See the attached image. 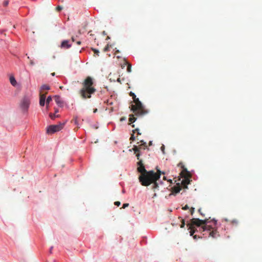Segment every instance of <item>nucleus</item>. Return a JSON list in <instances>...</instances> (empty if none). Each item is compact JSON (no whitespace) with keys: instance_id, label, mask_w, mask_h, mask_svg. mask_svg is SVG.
<instances>
[{"instance_id":"obj_1","label":"nucleus","mask_w":262,"mask_h":262,"mask_svg":"<svg viewBox=\"0 0 262 262\" xmlns=\"http://www.w3.org/2000/svg\"><path fill=\"white\" fill-rule=\"evenodd\" d=\"M138 160L137 170L141 173L139 177L140 182L142 185L144 186H147L151 184H153L152 189L155 191L158 187L157 180L160 178L161 173H162L164 174L165 172H161L160 170H158L157 173L152 170L147 171L145 168L142 160L140 159Z\"/></svg>"},{"instance_id":"obj_2","label":"nucleus","mask_w":262,"mask_h":262,"mask_svg":"<svg viewBox=\"0 0 262 262\" xmlns=\"http://www.w3.org/2000/svg\"><path fill=\"white\" fill-rule=\"evenodd\" d=\"M208 220L209 219L200 220L196 218H193L191 220V223L190 225L193 227H194L193 226L194 225L198 227H200L202 225L200 228V230L201 232H204L203 234L204 235H208V236L216 238L219 236L217 230L215 227H213L207 224L209 222Z\"/></svg>"},{"instance_id":"obj_3","label":"nucleus","mask_w":262,"mask_h":262,"mask_svg":"<svg viewBox=\"0 0 262 262\" xmlns=\"http://www.w3.org/2000/svg\"><path fill=\"white\" fill-rule=\"evenodd\" d=\"M133 100L135 104L131 105V111H133L134 114L129 115V122L130 123L134 122L136 120V118L135 116L142 117L148 113V111L144 108L139 98L136 97Z\"/></svg>"},{"instance_id":"obj_4","label":"nucleus","mask_w":262,"mask_h":262,"mask_svg":"<svg viewBox=\"0 0 262 262\" xmlns=\"http://www.w3.org/2000/svg\"><path fill=\"white\" fill-rule=\"evenodd\" d=\"M93 84V79L91 77L88 76L84 79L82 83V88L79 91V94L82 99L91 98V95L96 92Z\"/></svg>"},{"instance_id":"obj_5","label":"nucleus","mask_w":262,"mask_h":262,"mask_svg":"<svg viewBox=\"0 0 262 262\" xmlns=\"http://www.w3.org/2000/svg\"><path fill=\"white\" fill-rule=\"evenodd\" d=\"M180 175L183 178L181 181L182 186L185 188H187V185L190 182V178H191V174L189 172L187 171V169L185 168L181 172Z\"/></svg>"},{"instance_id":"obj_6","label":"nucleus","mask_w":262,"mask_h":262,"mask_svg":"<svg viewBox=\"0 0 262 262\" xmlns=\"http://www.w3.org/2000/svg\"><path fill=\"white\" fill-rule=\"evenodd\" d=\"M64 123H60L57 125H50L47 129V133L49 134H53L56 132L60 130L63 127Z\"/></svg>"},{"instance_id":"obj_7","label":"nucleus","mask_w":262,"mask_h":262,"mask_svg":"<svg viewBox=\"0 0 262 262\" xmlns=\"http://www.w3.org/2000/svg\"><path fill=\"white\" fill-rule=\"evenodd\" d=\"M30 98L28 97L25 96L23 98L20 102V107L24 111L27 112L30 106Z\"/></svg>"},{"instance_id":"obj_8","label":"nucleus","mask_w":262,"mask_h":262,"mask_svg":"<svg viewBox=\"0 0 262 262\" xmlns=\"http://www.w3.org/2000/svg\"><path fill=\"white\" fill-rule=\"evenodd\" d=\"M42 92L40 91V98H39V104L40 106H43L45 105L46 101V94H42Z\"/></svg>"},{"instance_id":"obj_9","label":"nucleus","mask_w":262,"mask_h":262,"mask_svg":"<svg viewBox=\"0 0 262 262\" xmlns=\"http://www.w3.org/2000/svg\"><path fill=\"white\" fill-rule=\"evenodd\" d=\"M140 147L137 145H134L132 149L130 150H133L135 154H136V157L138 160H139L140 154L139 153Z\"/></svg>"},{"instance_id":"obj_10","label":"nucleus","mask_w":262,"mask_h":262,"mask_svg":"<svg viewBox=\"0 0 262 262\" xmlns=\"http://www.w3.org/2000/svg\"><path fill=\"white\" fill-rule=\"evenodd\" d=\"M55 101L56 103L60 107H62L63 106V102L61 101L60 97L59 96H55L54 97Z\"/></svg>"},{"instance_id":"obj_11","label":"nucleus","mask_w":262,"mask_h":262,"mask_svg":"<svg viewBox=\"0 0 262 262\" xmlns=\"http://www.w3.org/2000/svg\"><path fill=\"white\" fill-rule=\"evenodd\" d=\"M71 47L69 43V41L67 40H63L61 44V48L68 49Z\"/></svg>"},{"instance_id":"obj_12","label":"nucleus","mask_w":262,"mask_h":262,"mask_svg":"<svg viewBox=\"0 0 262 262\" xmlns=\"http://www.w3.org/2000/svg\"><path fill=\"white\" fill-rule=\"evenodd\" d=\"M187 226L188 227H189V229H190V235L191 236H193V234L195 233V230L194 229V227H193L192 226H191L190 225V224H188L187 225Z\"/></svg>"},{"instance_id":"obj_13","label":"nucleus","mask_w":262,"mask_h":262,"mask_svg":"<svg viewBox=\"0 0 262 262\" xmlns=\"http://www.w3.org/2000/svg\"><path fill=\"white\" fill-rule=\"evenodd\" d=\"M140 142L141 143V144L138 145V146L140 147V149L142 148L145 149L147 147L146 142H145L143 140H141Z\"/></svg>"},{"instance_id":"obj_14","label":"nucleus","mask_w":262,"mask_h":262,"mask_svg":"<svg viewBox=\"0 0 262 262\" xmlns=\"http://www.w3.org/2000/svg\"><path fill=\"white\" fill-rule=\"evenodd\" d=\"M10 81L11 84L15 86L16 84V81L14 77H11L10 78Z\"/></svg>"},{"instance_id":"obj_15","label":"nucleus","mask_w":262,"mask_h":262,"mask_svg":"<svg viewBox=\"0 0 262 262\" xmlns=\"http://www.w3.org/2000/svg\"><path fill=\"white\" fill-rule=\"evenodd\" d=\"M51 101H52V97H51V96L48 97V98H47V100H46V108H47V110L49 108V104L50 103V102Z\"/></svg>"},{"instance_id":"obj_16","label":"nucleus","mask_w":262,"mask_h":262,"mask_svg":"<svg viewBox=\"0 0 262 262\" xmlns=\"http://www.w3.org/2000/svg\"><path fill=\"white\" fill-rule=\"evenodd\" d=\"M50 89V88L49 85L44 84L42 85L41 87V90L40 91L42 92L43 90H49Z\"/></svg>"},{"instance_id":"obj_17","label":"nucleus","mask_w":262,"mask_h":262,"mask_svg":"<svg viewBox=\"0 0 262 262\" xmlns=\"http://www.w3.org/2000/svg\"><path fill=\"white\" fill-rule=\"evenodd\" d=\"M181 190V186L178 185V186L174 187L173 188V191L175 193H178Z\"/></svg>"},{"instance_id":"obj_18","label":"nucleus","mask_w":262,"mask_h":262,"mask_svg":"<svg viewBox=\"0 0 262 262\" xmlns=\"http://www.w3.org/2000/svg\"><path fill=\"white\" fill-rule=\"evenodd\" d=\"M125 64L127 65V71L128 72H131L132 71V65L128 63L127 61H125Z\"/></svg>"},{"instance_id":"obj_19","label":"nucleus","mask_w":262,"mask_h":262,"mask_svg":"<svg viewBox=\"0 0 262 262\" xmlns=\"http://www.w3.org/2000/svg\"><path fill=\"white\" fill-rule=\"evenodd\" d=\"M49 116H50V117L51 118V119L52 120H54L55 119V118L59 117L58 115H56L55 114H52V113H50Z\"/></svg>"},{"instance_id":"obj_20","label":"nucleus","mask_w":262,"mask_h":262,"mask_svg":"<svg viewBox=\"0 0 262 262\" xmlns=\"http://www.w3.org/2000/svg\"><path fill=\"white\" fill-rule=\"evenodd\" d=\"M185 220L184 219H181V225H180L181 228H183L185 226Z\"/></svg>"},{"instance_id":"obj_21","label":"nucleus","mask_w":262,"mask_h":262,"mask_svg":"<svg viewBox=\"0 0 262 262\" xmlns=\"http://www.w3.org/2000/svg\"><path fill=\"white\" fill-rule=\"evenodd\" d=\"M133 133H134H134H135L136 132H137V134H138V135H141V134L140 133V132H139V128H136L135 130H133Z\"/></svg>"},{"instance_id":"obj_22","label":"nucleus","mask_w":262,"mask_h":262,"mask_svg":"<svg viewBox=\"0 0 262 262\" xmlns=\"http://www.w3.org/2000/svg\"><path fill=\"white\" fill-rule=\"evenodd\" d=\"M92 50L93 51V52H94L95 54H97V55H98V56L99 55V50L94 49V48H92Z\"/></svg>"},{"instance_id":"obj_23","label":"nucleus","mask_w":262,"mask_h":262,"mask_svg":"<svg viewBox=\"0 0 262 262\" xmlns=\"http://www.w3.org/2000/svg\"><path fill=\"white\" fill-rule=\"evenodd\" d=\"M9 4V1L8 0H5L4 2H3V6H5V7H6L8 6Z\"/></svg>"},{"instance_id":"obj_24","label":"nucleus","mask_w":262,"mask_h":262,"mask_svg":"<svg viewBox=\"0 0 262 262\" xmlns=\"http://www.w3.org/2000/svg\"><path fill=\"white\" fill-rule=\"evenodd\" d=\"M109 48H110L109 45H107V46H106V47L103 49V51H104V52H106L108 51L109 50Z\"/></svg>"},{"instance_id":"obj_25","label":"nucleus","mask_w":262,"mask_h":262,"mask_svg":"<svg viewBox=\"0 0 262 262\" xmlns=\"http://www.w3.org/2000/svg\"><path fill=\"white\" fill-rule=\"evenodd\" d=\"M178 166L179 167H181L183 168V170L185 168L184 166V165H183V163L182 162H180L178 164Z\"/></svg>"},{"instance_id":"obj_26","label":"nucleus","mask_w":262,"mask_h":262,"mask_svg":"<svg viewBox=\"0 0 262 262\" xmlns=\"http://www.w3.org/2000/svg\"><path fill=\"white\" fill-rule=\"evenodd\" d=\"M62 9V7L60 6H58L56 8V10L57 11H61V10Z\"/></svg>"},{"instance_id":"obj_27","label":"nucleus","mask_w":262,"mask_h":262,"mask_svg":"<svg viewBox=\"0 0 262 262\" xmlns=\"http://www.w3.org/2000/svg\"><path fill=\"white\" fill-rule=\"evenodd\" d=\"M129 95L132 97L133 99L135 98L136 97V95L132 92L129 93Z\"/></svg>"},{"instance_id":"obj_28","label":"nucleus","mask_w":262,"mask_h":262,"mask_svg":"<svg viewBox=\"0 0 262 262\" xmlns=\"http://www.w3.org/2000/svg\"><path fill=\"white\" fill-rule=\"evenodd\" d=\"M161 149L162 151L163 154H165V146L164 145H162L161 147Z\"/></svg>"},{"instance_id":"obj_29","label":"nucleus","mask_w":262,"mask_h":262,"mask_svg":"<svg viewBox=\"0 0 262 262\" xmlns=\"http://www.w3.org/2000/svg\"><path fill=\"white\" fill-rule=\"evenodd\" d=\"M194 211V208L191 207L190 209V213L191 215L193 214Z\"/></svg>"},{"instance_id":"obj_30","label":"nucleus","mask_w":262,"mask_h":262,"mask_svg":"<svg viewBox=\"0 0 262 262\" xmlns=\"http://www.w3.org/2000/svg\"><path fill=\"white\" fill-rule=\"evenodd\" d=\"M189 208V206L187 205H186L184 207H183L182 208V209L186 210L188 209Z\"/></svg>"},{"instance_id":"obj_31","label":"nucleus","mask_w":262,"mask_h":262,"mask_svg":"<svg viewBox=\"0 0 262 262\" xmlns=\"http://www.w3.org/2000/svg\"><path fill=\"white\" fill-rule=\"evenodd\" d=\"M198 211L202 216H205V214L202 213L201 208L198 210Z\"/></svg>"},{"instance_id":"obj_32","label":"nucleus","mask_w":262,"mask_h":262,"mask_svg":"<svg viewBox=\"0 0 262 262\" xmlns=\"http://www.w3.org/2000/svg\"><path fill=\"white\" fill-rule=\"evenodd\" d=\"M129 206V204L128 203H125L123 205L122 208H125Z\"/></svg>"},{"instance_id":"obj_33","label":"nucleus","mask_w":262,"mask_h":262,"mask_svg":"<svg viewBox=\"0 0 262 262\" xmlns=\"http://www.w3.org/2000/svg\"><path fill=\"white\" fill-rule=\"evenodd\" d=\"M114 204H115V205H116L117 206H119L121 204L120 202H119V201L115 202Z\"/></svg>"},{"instance_id":"obj_34","label":"nucleus","mask_w":262,"mask_h":262,"mask_svg":"<svg viewBox=\"0 0 262 262\" xmlns=\"http://www.w3.org/2000/svg\"><path fill=\"white\" fill-rule=\"evenodd\" d=\"M135 138L134 137V134H132L130 138V140L134 141L135 140Z\"/></svg>"},{"instance_id":"obj_35","label":"nucleus","mask_w":262,"mask_h":262,"mask_svg":"<svg viewBox=\"0 0 262 262\" xmlns=\"http://www.w3.org/2000/svg\"><path fill=\"white\" fill-rule=\"evenodd\" d=\"M34 64H35V63H34V62L33 60H30V64L31 66H34Z\"/></svg>"},{"instance_id":"obj_36","label":"nucleus","mask_w":262,"mask_h":262,"mask_svg":"<svg viewBox=\"0 0 262 262\" xmlns=\"http://www.w3.org/2000/svg\"><path fill=\"white\" fill-rule=\"evenodd\" d=\"M97 112V108H95V109H94V110H93V112H94V113H96Z\"/></svg>"},{"instance_id":"obj_37","label":"nucleus","mask_w":262,"mask_h":262,"mask_svg":"<svg viewBox=\"0 0 262 262\" xmlns=\"http://www.w3.org/2000/svg\"><path fill=\"white\" fill-rule=\"evenodd\" d=\"M102 34H103V35H105L106 34V32H105V31H103L102 32Z\"/></svg>"},{"instance_id":"obj_38","label":"nucleus","mask_w":262,"mask_h":262,"mask_svg":"<svg viewBox=\"0 0 262 262\" xmlns=\"http://www.w3.org/2000/svg\"><path fill=\"white\" fill-rule=\"evenodd\" d=\"M52 249H53V247H51V248H50V253H52Z\"/></svg>"},{"instance_id":"obj_39","label":"nucleus","mask_w":262,"mask_h":262,"mask_svg":"<svg viewBox=\"0 0 262 262\" xmlns=\"http://www.w3.org/2000/svg\"><path fill=\"white\" fill-rule=\"evenodd\" d=\"M58 109H56V110H55V114H56V113H58Z\"/></svg>"},{"instance_id":"obj_40","label":"nucleus","mask_w":262,"mask_h":262,"mask_svg":"<svg viewBox=\"0 0 262 262\" xmlns=\"http://www.w3.org/2000/svg\"><path fill=\"white\" fill-rule=\"evenodd\" d=\"M117 81L119 82H120V79L119 78H118Z\"/></svg>"},{"instance_id":"obj_41","label":"nucleus","mask_w":262,"mask_h":262,"mask_svg":"<svg viewBox=\"0 0 262 262\" xmlns=\"http://www.w3.org/2000/svg\"><path fill=\"white\" fill-rule=\"evenodd\" d=\"M119 50H117L116 51L115 54L116 55L117 53H119Z\"/></svg>"},{"instance_id":"obj_42","label":"nucleus","mask_w":262,"mask_h":262,"mask_svg":"<svg viewBox=\"0 0 262 262\" xmlns=\"http://www.w3.org/2000/svg\"><path fill=\"white\" fill-rule=\"evenodd\" d=\"M51 75H52V76H55V73H52L51 74Z\"/></svg>"},{"instance_id":"obj_43","label":"nucleus","mask_w":262,"mask_h":262,"mask_svg":"<svg viewBox=\"0 0 262 262\" xmlns=\"http://www.w3.org/2000/svg\"><path fill=\"white\" fill-rule=\"evenodd\" d=\"M152 144V142L151 141H150L149 143V145H151Z\"/></svg>"},{"instance_id":"obj_44","label":"nucleus","mask_w":262,"mask_h":262,"mask_svg":"<svg viewBox=\"0 0 262 262\" xmlns=\"http://www.w3.org/2000/svg\"><path fill=\"white\" fill-rule=\"evenodd\" d=\"M193 238H195V239L196 238V235H194L193 236Z\"/></svg>"},{"instance_id":"obj_45","label":"nucleus","mask_w":262,"mask_h":262,"mask_svg":"<svg viewBox=\"0 0 262 262\" xmlns=\"http://www.w3.org/2000/svg\"><path fill=\"white\" fill-rule=\"evenodd\" d=\"M80 43H81L80 41H78L77 42V43L79 44V45L80 44Z\"/></svg>"},{"instance_id":"obj_46","label":"nucleus","mask_w":262,"mask_h":262,"mask_svg":"<svg viewBox=\"0 0 262 262\" xmlns=\"http://www.w3.org/2000/svg\"><path fill=\"white\" fill-rule=\"evenodd\" d=\"M110 39V37L107 36V38H106V39Z\"/></svg>"},{"instance_id":"obj_47","label":"nucleus","mask_w":262,"mask_h":262,"mask_svg":"<svg viewBox=\"0 0 262 262\" xmlns=\"http://www.w3.org/2000/svg\"><path fill=\"white\" fill-rule=\"evenodd\" d=\"M63 88V86H60V89H62Z\"/></svg>"},{"instance_id":"obj_48","label":"nucleus","mask_w":262,"mask_h":262,"mask_svg":"<svg viewBox=\"0 0 262 262\" xmlns=\"http://www.w3.org/2000/svg\"><path fill=\"white\" fill-rule=\"evenodd\" d=\"M163 179H165V180L166 179L165 177H163Z\"/></svg>"}]
</instances>
